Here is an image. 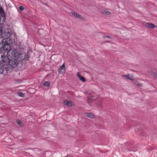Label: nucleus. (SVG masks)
Instances as JSON below:
<instances>
[{
  "mask_svg": "<svg viewBox=\"0 0 157 157\" xmlns=\"http://www.w3.org/2000/svg\"><path fill=\"white\" fill-rule=\"evenodd\" d=\"M72 102L71 101H68V105L71 106L72 105Z\"/></svg>",
  "mask_w": 157,
  "mask_h": 157,
  "instance_id": "nucleus-22",
  "label": "nucleus"
},
{
  "mask_svg": "<svg viewBox=\"0 0 157 157\" xmlns=\"http://www.w3.org/2000/svg\"><path fill=\"white\" fill-rule=\"evenodd\" d=\"M134 83L137 86L140 87V86H142V85L140 84H139L138 82L136 80L134 81Z\"/></svg>",
  "mask_w": 157,
  "mask_h": 157,
  "instance_id": "nucleus-17",
  "label": "nucleus"
},
{
  "mask_svg": "<svg viewBox=\"0 0 157 157\" xmlns=\"http://www.w3.org/2000/svg\"><path fill=\"white\" fill-rule=\"evenodd\" d=\"M44 31V29H40L39 30V31H38V32H39V33H40V32L41 31Z\"/></svg>",
  "mask_w": 157,
  "mask_h": 157,
  "instance_id": "nucleus-24",
  "label": "nucleus"
},
{
  "mask_svg": "<svg viewBox=\"0 0 157 157\" xmlns=\"http://www.w3.org/2000/svg\"><path fill=\"white\" fill-rule=\"evenodd\" d=\"M2 59V65H5V66H8L9 63L10 61V59L7 56H1Z\"/></svg>",
  "mask_w": 157,
  "mask_h": 157,
  "instance_id": "nucleus-2",
  "label": "nucleus"
},
{
  "mask_svg": "<svg viewBox=\"0 0 157 157\" xmlns=\"http://www.w3.org/2000/svg\"><path fill=\"white\" fill-rule=\"evenodd\" d=\"M99 107H101V105H100L99 106Z\"/></svg>",
  "mask_w": 157,
  "mask_h": 157,
  "instance_id": "nucleus-28",
  "label": "nucleus"
},
{
  "mask_svg": "<svg viewBox=\"0 0 157 157\" xmlns=\"http://www.w3.org/2000/svg\"><path fill=\"white\" fill-rule=\"evenodd\" d=\"M18 52L16 49L9 50L7 54L9 56H10V54H11V57L14 58V59H17V58L18 57Z\"/></svg>",
  "mask_w": 157,
  "mask_h": 157,
  "instance_id": "nucleus-1",
  "label": "nucleus"
},
{
  "mask_svg": "<svg viewBox=\"0 0 157 157\" xmlns=\"http://www.w3.org/2000/svg\"><path fill=\"white\" fill-rule=\"evenodd\" d=\"M122 76L127 79L132 80V76L131 74H128L127 75H123Z\"/></svg>",
  "mask_w": 157,
  "mask_h": 157,
  "instance_id": "nucleus-11",
  "label": "nucleus"
},
{
  "mask_svg": "<svg viewBox=\"0 0 157 157\" xmlns=\"http://www.w3.org/2000/svg\"><path fill=\"white\" fill-rule=\"evenodd\" d=\"M71 13L73 16H74L76 18L78 19H82L83 17L78 13L72 11L71 12Z\"/></svg>",
  "mask_w": 157,
  "mask_h": 157,
  "instance_id": "nucleus-7",
  "label": "nucleus"
},
{
  "mask_svg": "<svg viewBox=\"0 0 157 157\" xmlns=\"http://www.w3.org/2000/svg\"><path fill=\"white\" fill-rule=\"evenodd\" d=\"M152 76L155 78H157V73L156 72H153L152 74Z\"/></svg>",
  "mask_w": 157,
  "mask_h": 157,
  "instance_id": "nucleus-19",
  "label": "nucleus"
},
{
  "mask_svg": "<svg viewBox=\"0 0 157 157\" xmlns=\"http://www.w3.org/2000/svg\"><path fill=\"white\" fill-rule=\"evenodd\" d=\"M2 15L3 17L5 16V14L4 13L2 14Z\"/></svg>",
  "mask_w": 157,
  "mask_h": 157,
  "instance_id": "nucleus-26",
  "label": "nucleus"
},
{
  "mask_svg": "<svg viewBox=\"0 0 157 157\" xmlns=\"http://www.w3.org/2000/svg\"><path fill=\"white\" fill-rule=\"evenodd\" d=\"M111 38V36H109L108 35H105L103 37V38Z\"/></svg>",
  "mask_w": 157,
  "mask_h": 157,
  "instance_id": "nucleus-21",
  "label": "nucleus"
},
{
  "mask_svg": "<svg viewBox=\"0 0 157 157\" xmlns=\"http://www.w3.org/2000/svg\"><path fill=\"white\" fill-rule=\"evenodd\" d=\"M65 157H72L69 155H67L66 156H65Z\"/></svg>",
  "mask_w": 157,
  "mask_h": 157,
  "instance_id": "nucleus-25",
  "label": "nucleus"
},
{
  "mask_svg": "<svg viewBox=\"0 0 157 157\" xmlns=\"http://www.w3.org/2000/svg\"><path fill=\"white\" fill-rule=\"evenodd\" d=\"M16 122L20 126H22L23 125V123L21 121L19 120H17Z\"/></svg>",
  "mask_w": 157,
  "mask_h": 157,
  "instance_id": "nucleus-14",
  "label": "nucleus"
},
{
  "mask_svg": "<svg viewBox=\"0 0 157 157\" xmlns=\"http://www.w3.org/2000/svg\"><path fill=\"white\" fill-rule=\"evenodd\" d=\"M18 64V62L16 59H12L9 61L8 66H10L11 67L15 68L16 67Z\"/></svg>",
  "mask_w": 157,
  "mask_h": 157,
  "instance_id": "nucleus-3",
  "label": "nucleus"
},
{
  "mask_svg": "<svg viewBox=\"0 0 157 157\" xmlns=\"http://www.w3.org/2000/svg\"><path fill=\"white\" fill-rule=\"evenodd\" d=\"M50 83L48 81L45 82L44 83V85L45 86H49Z\"/></svg>",
  "mask_w": 157,
  "mask_h": 157,
  "instance_id": "nucleus-16",
  "label": "nucleus"
},
{
  "mask_svg": "<svg viewBox=\"0 0 157 157\" xmlns=\"http://www.w3.org/2000/svg\"><path fill=\"white\" fill-rule=\"evenodd\" d=\"M4 68V67L3 65H2L1 67H0V74H2Z\"/></svg>",
  "mask_w": 157,
  "mask_h": 157,
  "instance_id": "nucleus-15",
  "label": "nucleus"
},
{
  "mask_svg": "<svg viewBox=\"0 0 157 157\" xmlns=\"http://www.w3.org/2000/svg\"><path fill=\"white\" fill-rule=\"evenodd\" d=\"M18 95L20 97H23L24 96V94L21 92L18 93Z\"/></svg>",
  "mask_w": 157,
  "mask_h": 157,
  "instance_id": "nucleus-18",
  "label": "nucleus"
},
{
  "mask_svg": "<svg viewBox=\"0 0 157 157\" xmlns=\"http://www.w3.org/2000/svg\"><path fill=\"white\" fill-rule=\"evenodd\" d=\"M65 67L64 64H63L59 68V73L61 74H63L65 71Z\"/></svg>",
  "mask_w": 157,
  "mask_h": 157,
  "instance_id": "nucleus-6",
  "label": "nucleus"
},
{
  "mask_svg": "<svg viewBox=\"0 0 157 157\" xmlns=\"http://www.w3.org/2000/svg\"><path fill=\"white\" fill-rule=\"evenodd\" d=\"M146 26L147 27L149 28L153 29L155 27V25L151 23H147L146 24Z\"/></svg>",
  "mask_w": 157,
  "mask_h": 157,
  "instance_id": "nucleus-10",
  "label": "nucleus"
},
{
  "mask_svg": "<svg viewBox=\"0 0 157 157\" xmlns=\"http://www.w3.org/2000/svg\"><path fill=\"white\" fill-rule=\"evenodd\" d=\"M5 68H8V67H5ZM6 71H9V70H8V68H6Z\"/></svg>",
  "mask_w": 157,
  "mask_h": 157,
  "instance_id": "nucleus-27",
  "label": "nucleus"
},
{
  "mask_svg": "<svg viewBox=\"0 0 157 157\" xmlns=\"http://www.w3.org/2000/svg\"><path fill=\"white\" fill-rule=\"evenodd\" d=\"M64 103L65 105H68V101L67 100H65L64 101Z\"/></svg>",
  "mask_w": 157,
  "mask_h": 157,
  "instance_id": "nucleus-23",
  "label": "nucleus"
},
{
  "mask_svg": "<svg viewBox=\"0 0 157 157\" xmlns=\"http://www.w3.org/2000/svg\"><path fill=\"white\" fill-rule=\"evenodd\" d=\"M101 13L104 14L109 15L110 14V12L107 10H103L101 11Z\"/></svg>",
  "mask_w": 157,
  "mask_h": 157,
  "instance_id": "nucleus-13",
  "label": "nucleus"
},
{
  "mask_svg": "<svg viewBox=\"0 0 157 157\" xmlns=\"http://www.w3.org/2000/svg\"><path fill=\"white\" fill-rule=\"evenodd\" d=\"M12 40H10L9 38H7L5 42V46L11 45L12 44Z\"/></svg>",
  "mask_w": 157,
  "mask_h": 157,
  "instance_id": "nucleus-8",
  "label": "nucleus"
},
{
  "mask_svg": "<svg viewBox=\"0 0 157 157\" xmlns=\"http://www.w3.org/2000/svg\"><path fill=\"white\" fill-rule=\"evenodd\" d=\"M26 54L24 52L19 53L18 56L17 58V59L19 61L23 60L25 58V56Z\"/></svg>",
  "mask_w": 157,
  "mask_h": 157,
  "instance_id": "nucleus-5",
  "label": "nucleus"
},
{
  "mask_svg": "<svg viewBox=\"0 0 157 157\" xmlns=\"http://www.w3.org/2000/svg\"><path fill=\"white\" fill-rule=\"evenodd\" d=\"M2 12H3V10H2Z\"/></svg>",
  "mask_w": 157,
  "mask_h": 157,
  "instance_id": "nucleus-29",
  "label": "nucleus"
},
{
  "mask_svg": "<svg viewBox=\"0 0 157 157\" xmlns=\"http://www.w3.org/2000/svg\"><path fill=\"white\" fill-rule=\"evenodd\" d=\"M0 32L1 35L2 37H3V36H7L9 35H10V32H9L8 29L4 31L2 28L1 29Z\"/></svg>",
  "mask_w": 157,
  "mask_h": 157,
  "instance_id": "nucleus-4",
  "label": "nucleus"
},
{
  "mask_svg": "<svg viewBox=\"0 0 157 157\" xmlns=\"http://www.w3.org/2000/svg\"><path fill=\"white\" fill-rule=\"evenodd\" d=\"M106 42H109V41H107Z\"/></svg>",
  "mask_w": 157,
  "mask_h": 157,
  "instance_id": "nucleus-30",
  "label": "nucleus"
},
{
  "mask_svg": "<svg viewBox=\"0 0 157 157\" xmlns=\"http://www.w3.org/2000/svg\"><path fill=\"white\" fill-rule=\"evenodd\" d=\"M77 75L78 77L79 78L80 80L82 81L83 82H86V79L85 78L81 75H80V73L79 72L77 73Z\"/></svg>",
  "mask_w": 157,
  "mask_h": 157,
  "instance_id": "nucleus-9",
  "label": "nucleus"
},
{
  "mask_svg": "<svg viewBox=\"0 0 157 157\" xmlns=\"http://www.w3.org/2000/svg\"><path fill=\"white\" fill-rule=\"evenodd\" d=\"M19 9L21 11H22L24 9V8L22 6H20L19 7Z\"/></svg>",
  "mask_w": 157,
  "mask_h": 157,
  "instance_id": "nucleus-20",
  "label": "nucleus"
},
{
  "mask_svg": "<svg viewBox=\"0 0 157 157\" xmlns=\"http://www.w3.org/2000/svg\"><path fill=\"white\" fill-rule=\"evenodd\" d=\"M85 115L87 117L90 118H93L94 117V115L91 113H85Z\"/></svg>",
  "mask_w": 157,
  "mask_h": 157,
  "instance_id": "nucleus-12",
  "label": "nucleus"
}]
</instances>
